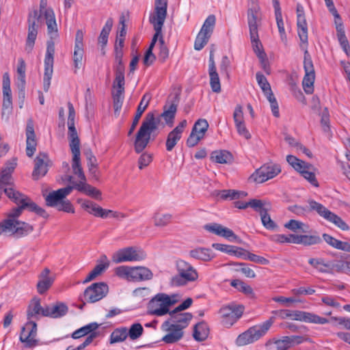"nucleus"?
I'll use <instances>...</instances> for the list:
<instances>
[{"instance_id": "5", "label": "nucleus", "mask_w": 350, "mask_h": 350, "mask_svg": "<svg viewBox=\"0 0 350 350\" xmlns=\"http://www.w3.org/2000/svg\"><path fill=\"white\" fill-rule=\"evenodd\" d=\"M273 323V318L271 317L261 324L250 327L238 336L236 339L237 345L245 346L257 341L266 334Z\"/></svg>"}, {"instance_id": "42", "label": "nucleus", "mask_w": 350, "mask_h": 350, "mask_svg": "<svg viewBox=\"0 0 350 350\" xmlns=\"http://www.w3.org/2000/svg\"><path fill=\"white\" fill-rule=\"evenodd\" d=\"M330 261L323 258H311L308 263L320 273H330Z\"/></svg>"}, {"instance_id": "33", "label": "nucleus", "mask_w": 350, "mask_h": 350, "mask_svg": "<svg viewBox=\"0 0 350 350\" xmlns=\"http://www.w3.org/2000/svg\"><path fill=\"white\" fill-rule=\"evenodd\" d=\"M78 202L84 211L95 217L107 218V214L109 213L95 202L88 200H79Z\"/></svg>"}, {"instance_id": "7", "label": "nucleus", "mask_w": 350, "mask_h": 350, "mask_svg": "<svg viewBox=\"0 0 350 350\" xmlns=\"http://www.w3.org/2000/svg\"><path fill=\"white\" fill-rule=\"evenodd\" d=\"M304 52V68L305 75L303 79L302 85L306 94H312L314 90V82L315 79V72L311 56L308 51V46H300Z\"/></svg>"}, {"instance_id": "10", "label": "nucleus", "mask_w": 350, "mask_h": 350, "mask_svg": "<svg viewBox=\"0 0 350 350\" xmlns=\"http://www.w3.org/2000/svg\"><path fill=\"white\" fill-rule=\"evenodd\" d=\"M146 256V253L139 247H128L114 253L112 256V260L115 263L141 261L144 260Z\"/></svg>"}, {"instance_id": "3", "label": "nucleus", "mask_w": 350, "mask_h": 350, "mask_svg": "<svg viewBox=\"0 0 350 350\" xmlns=\"http://www.w3.org/2000/svg\"><path fill=\"white\" fill-rule=\"evenodd\" d=\"M160 120L156 118L153 113L146 114L142 124L137 133L134 147L137 153L142 152L148 146L150 135L158 128Z\"/></svg>"}, {"instance_id": "45", "label": "nucleus", "mask_w": 350, "mask_h": 350, "mask_svg": "<svg viewBox=\"0 0 350 350\" xmlns=\"http://www.w3.org/2000/svg\"><path fill=\"white\" fill-rule=\"evenodd\" d=\"M98 327V324L96 323H89L78 329L72 334V338L77 339L85 336H89L92 333H97L95 332Z\"/></svg>"}, {"instance_id": "44", "label": "nucleus", "mask_w": 350, "mask_h": 350, "mask_svg": "<svg viewBox=\"0 0 350 350\" xmlns=\"http://www.w3.org/2000/svg\"><path fill=\"white\" fill-rule=\"evenodd\" d=\"M189 255L195 259L204 261H209L214 257V254L210 249L202 247L191 250Z\"/></svg>"}, {"instance_id": "35", "label": "nucleus", "mask_w": 350, "mask_h": 350, "mask_svg": "<svg viewBox=\"0 0 350 350\" xmlns=\"http://www.w3.org/2000/svg\"><path fill=\"white\" fill-rule=\"evenodd\" d=\"M3 109H12V98L10 88V79L8 72H5L3 75Z\"/></svg>"}, {"instance_id": "24", "label": "nucleus", "mask_w": 350, "mask_h": 350, "mask_svg": "<svg viewBox=\"0 0 350 350\" xmlns=\"http://www.w3.org/2000/svg\"><path fill=\"white\" fill-rule=\"evenodd\" d=\"M291 319L319 325H324L329 322L327 319L316 314L297 310H291Z\"/></svg>"}, {"instance_id": "27", "label": "nucleus", "mask_w": 350, "mask_h": 350, "mask_svg": "<svg viewBox=\"0 0 350 350\" xmlns=\"http://www.w3.org/2000/svg\"><path fill=\"white\" fill-rule=\"evenodd\" d=\"M48 155L44 152H40L34 160V169L32 172V177L34 180H38L46 175L49 165Z\"/></svg>"}, {"instance_id": "26", "label": "nucleus", "mask_w": 350, "mask_h": 350, "mask_svg": "<svg viewBox=\"0 0 350 350\" xmlns=\"http://www.w3.org/2000/svg\"><path fill=\"white\" fill-rule=\"evenodd\" d=\"M187 124V120H183L167 134L165 142L167 151L171 152L180 140Z\"/></svg>"}, {"instance_id": "50", "label": "nucleus", "mask_w": 350, "mask_h": 350, "mask_svg": "<svg viewBox=\"0 0 350 350\" xmlns=\"http://www.w3.org/2000/svg\"><path fill=\"white\" fill-rule=\"evenodd\" d=\"M321 237L317 234H297V244H302L305 246H310L321 243Z\"/></svg>"}, {"instance_id": "43", "label": "nucleus", "mask_w": 350, "mask_h": 350, "mask_svg": "<svg viewBox=\"0 0 350 350\" xmlns=\"http://www.w3.org/2000/svg\"><path fill=\"white\" fill-rule=\"evenodd\" d=\"M209 334V327L204 321L197 323L193 328V338L198 341L206 340Z\"/></svg>"}, {"instance_id": "13", "label": "nucleus", "mask_w": 350, "mask_h": 350, "mask_svg": "<svg viewBox=\"0 0 350 350\" xmlns=\"http://www.w3.org/2000/svg\"><path fill=\"white\" fill-rule=\"evenodd\" d=\"M216 18L215 15H209L204 22V24L198 33L195 42L194 49L200 51L207 44L215 25Z\"/></svg>"}, {"instance_id": "16", "label": "nucleus", "mask_w": 350, "mask_h": 350, "mask_svg": "<svg viewBox=\"0 0 350 350\" xmlns=\"http://www.w3.org/2000/svg\"><path fill=\"white\" fill-rule=\"evenodd\" d=\"M281 172L278 164H265L256 170L250 177V180L256 183H262L275 177Z\"/></svg>"}, {"instance_id": "63", "label": "nucleus", "mask_w": 350, "mask_h": 350, "mask_svg": "<svg viewBox=\"0 0 350 350\" xmlns=\"http://www.w3.org/2000/svg\"><path fill=\"white\" fill-rule=\"evenodd\" d=\"M306 225L298 220L291 219L284 224V227L294 232H297L298 230H301L302 232H306V230L304 229Z\"/></svg>"}, {"instance_id": "25", "label": "nucleus", "mask_w": 350, "mask_h": 350, "mask_svg": "<svg viewBox=\"0 0 350 350\" xmlns=\"http://www.w3.org/2000/svg\"><path fill=\"white\" fill-rule=\"evenodd\" d=\"M181 311L174 310L170 312V318L165 322H168L170 325H174L176 328L183 331L186 328L192 319V314L189 312L181 313Z\"/></svg>"}, {"instance_id": "40", "label": "nucleus", "mask_w": 350, "mask_h": 350, "mask_svg": "<svg viewBox=\"0 0 350 350\" xmlns=\"http://www.w3.org/2000/svg\"><path fill=\"white\" fill-rule=\"evenodd\" d=\"M148 105H149V98H147L146 96L144 95L141 99V101H140L138 107H137V111H136L135 116L134 117V119L133 120L131 126L128 132L129 136L131 135L132 133H133V131H135L142 114L144 113V112L148 107Z\"/></svg>"}, {"instance_id": "49", "label": "nucleus", "mask_w": 350, "mask_h": 350, "mask_svg": "<svg viewBox=\"0 0 350 350\" xmlns=\"http://www.w3.org/2000/svg\"><path fill=\"white\" fill-rule=\"evenodd\" d=\"M172 215L170 213H160L156 212L152 216L154 225L157 227H165L172 221Z\"/></svg>"}, {"instance_id": "61", "label": "nucleus", "mask_w": 350, "mask_h": 350, "mask_svg": "<svg viewBox=\"0 0 350 350\" xmlns=\"http://www.w3.org/2000/svg\"><path fill=\"white\" fill-rule=\"evenodd\" d=\"M208 75L212 91L215 93H219L221 92V83L217 70L208 71Z\"/></svg>"}, {"instance_id": "39", "label": "nucleus", "mask_w": 350, "mask_h": 350, "mask_svg": "<svg viewBox=\"0 0 350 350\" xmlns=\"http://www.w3.org/2000/svg\"><path fill=\"white\" fill-rule=\"evenodd\" d=\"M286 161L289 165H291L301 176L304 174V172L308 171V170H315L312 164L299 159L293 155H288L286 157Z\"/></svg>"}, {"instance_id": "22", "label": "nucleus", "mask_w": 350, "mask_h": 350, "mask_svg": "<svg viewBox=\"0 0 350 350\" xmlns=\"http://www.w3.org/2000/svg\"><path fill=\"white\" fill-rule=\"evenodd\" d=\"M297 33L300 39L301 46H308V25L306 20L304 8L298 4L297 5Z\"/></svg>"}, {"instance_id": "38", "label": "nucleus", "mask_w": 350, "mask_h": 350, "mask_svg": "<svg viewBox=\"0 0 350 350\" xmlns=\"http://www.w3.org/2000/svg\"><path fill=\"white\" fill-rule=\"evenodd\" d=\"M178 102H167L163 107V111L161 114V117L164 120L166 124L172 126L175 116L177 111Z\"/></svg>"}, {"instance_id": "55", "label": "nucleus", "mask_w": 350, "mask_h": 350, "mask_svg": "<svg viewBox=\"0 0 350 350\" xmlns=\"http://www.w3.org/2000/svg\"><path fill=\"white\" fill-rule=\"evenodd\" d=\"M275 15L280 39L282 42L286 43L287 38L284 29L281 9L275 10Z\"/></svg>"}, {"instance_id": "20", "label": "nucleus", "mask_w": 350, "mask_h": 350, "mask_svg": "<svg viewBox=\"0 0 350 350\" xmlns=\"http://www.w3.org/2000/svg\"><path fill=\"white\" fill-rule=\"evenodd\" d=\"M260 13V6L258 0H249L247 10V23L250 29V37L255 38L258 33V21Z\"/></svg>"}, {"instance_id": "4", "label": "nucleus", "mask_w": 350, "mask_h": 350, "mask_svg": "<svg viewBox=\"0 0 350 350\" xmlns=\"http://www.w3.org/2000/svg\"><path fill=\"white\" fill-rule=\"evenodd\" d=\"M176 269L178 273L170 280L172 286H183L188 283L194 282L198 279V273L196 269L190 263L183 260L176 261Z\"/></svg>"}, {"instance_id": "23", "label": "nucleus", "mask_w": 350, "mask_h": 350, "mask_svg": "<svg viewBox=\"0 0 350 350\" xmlns=\"http://www.w3.org/2000/svg\"><path fill=\"white\" fill-rule=\"evenodd\" d=\"M17 165L16 159H12L5 163L0 172V185L4 187L14 188L12 173Z\"/></svg>"}, {"instance_id": "51", "label": "nucleus", "mask_w": 350, "mask_h": 350, "mask_svg": "<svg viewBox=\"0 0 350 350\" xmlns=\"http://www.w3.org/2000/svg\"><path fill=\"white\" fill-rule=\"evenodd\" d=\"M127 334V328L125 327L115 329L110 335V343L113 344L124 341L128 337Z\"/></svg>"}, {"instance_id": "2", "label": "nucleus", "mask_w": 350, "mask_h": 350, "mask_svg": "<svg viewBox=\"0 0 350 350\" xmlns=\"http://www.w3.org/2000/svg\"><path fill=\"white\" fill-rule=\"evenodd\" d=\"M5 195L18 206L12 209L8 215V218L15 219L21 215L23 209H28L43 217H46V211L31 200L27 196L19 191H12L11 189H5Z\"/></svg>"}, {"instance_id": "17", "label": "nucleus", "mask_w": 350, "mask_h": 350, "mask_svg": "<svg viewBox=\"0 0 350 350\" xmlns=\"http://www.w3.org/2000/svg\"><path fill=\"white\" fill-rule=\"evenodd\" d=\"M108 291V286L105 282L93 283L84 291L83 299L88 303H95L104 298Z\"/></svg>"}, {"instance_id": "36", "label": "nucleus", "mask_w": 350, "mask_h": 350, "mask_svg": "<svg viewBox=\"0 0 350 350\" xmlns=\"http://www.w3.org/2000/svg\"><path fill=\"white\" fill-rule=\"evenodd\" d=\"M68 306L62 302H56L45 306L44 317L51 318H59L68 312Z\"/></svg>"}, {"instance_id": "64", "label": "nucleus", "mask_w": 350, "mask_h": 350, "mask_svg": "<svg viewBox=\"0 0 350 350\" xmlns=\"http://www.w3.org/2000/svg\"><path fill=\"white\" fill-rule=\"evenodd\" d=\"M330 266V273L334 272L346 273L347 261L331 260Z\"/></svg>"}, {"instance_id": "19", "label": "nucleus", "mask_w": 350, "mask_h": 350, "mask_svg": "<svg viewBox=\"0 0 350 350\" xmlns=\"http://www.w3.org/2000/svg\"><path fill=\"white\" fill-rule=\"evenodd\" d=\"M208 128V123L205 119H199L195 124L187 138V146L194 147L204 138Z\"/></svg>"}, {"instance_id": "12", "label": "nucleus", "mask_w": 350, "mask_h": 350, "mask_svg": "<svg viewBox=\"0 0 350 350\" xmlns=\"http://www.w3.org/2000/svg\"><path fill=\"white\" fill-rule=\"evenodd\" d=\"M167 0H155L154 10L149 17L150 23L158 33H161L162 28L167 16Z\"/></svg>"}, {"instance_id": "18", "label": "nucleus", "mask_w": 350, "mask_h": 350, "mask_svg": "<svg viewBox=\"0 0 350 350\" xmlns=\"http://www.w3.org/2000/svg\"><path fill=\"white\" fill-rule=\"evenodd\" d=\"M39 17L37 10H34L28 16V33L25 47V51L28 53L32 51L35 44V41L38 35Z\"/></svg>"}, {"instance_id": "37", "label": "nucleus", "mask_w": 350, "mask_h": 350, "mask_svg": "<svg viewBox=\"0 0 350 350\" xmlns=\"http://www.w3.org/2000/svg\"><path fill=\"white\" fill-rule=\"evenodd\" d=\"M26 136V154L29 157H31L36 151L37 145L36 140V135L34 133V128L31 121H29L27 124Z\"/></svg>"}, {"instance_id": "21", "label": "nucleus", "mask_w": 350, "mask_h": 350, "mask_svg": "<svg viewBox=\"0 0 350 350\" xmlns=\"http://www.w3.org/2000/svg\"><path fill=\"white\" fill-rule=\"evenodd\" d=\"M37 334V324L35 321H27L23 327L20 340L25 343V347L31 348L37 345L38 341L36 339Z\"/></svg>"}, {"instance_id": "28", "label": "nucleus", "mask_w": 350, "mask_h": 350, "mask_svg": "<svg viewBox=\"0 0 350 350\" xmlns=\"http://www.w3.org/2000/svg\"><path fill=\"white\" fill-rule=\"evenodd\" d=\"M233 120L239 135L244 137L245 139H251V134L245 126L243 107L241 105H238L235 107L233 113Z\"/></svg>"}, {"instance_id": "34", "label": "nucleus", "mask_w": 350, "mask_h": 350, "mask_svg": "<svg viewBox=\"0 0 350 350\" xmlns=\"http://www.w3.org/2000/svg\"><path fill=\"white\" fill-rule=\"evenodd\" d=\"M204 228L211 233L224 237L230 241L236 240L237 238V236L232 230L219 224L214 223L206 224Z\"/></svg>"}, {"instance_id": "14", "label": "nucleus", "mask_w": 350, "mask_h": 350, "mask_svg": "<svg viewBox=\"0 0 350 350\" xmlns=\"http://www.w3.org/2000/svg\"><path fill=\"white\" fill-rule=\"evenodd\" d=\"M243 312V308L241 306H225L220 308L218 313L221 324L226 327H230L237 320L241 318Z\"/></svg>"}, {"instance_id": "1", "label": "nucleus", "mask_w": 350, "mask_h": 350, "mask_svg": "<svg viewBox=\"0 0 350 350\" xmlns=\"http://www.w3.org/2000/svg\"><path fill=\"white\" fill-rule=\"evenodd\" d=\"M72 170L73 174L79 179V181L73 180V177L69 176L68 180L72 185L49 193L45 198L47 206L52 207L58 206L60 202H62L66 196L69 195L74 189L96 200L100 198L101 192L96 187L87 183V179L83 168H72Z\"/></svg>"}, {"instance_id": "47", "label": "nucleus", "mask_w": 350, "mask_h": 350, "mask_svg": "<svg viewBox=\"0 0 350 350\" xmlns=\"http://www.w3.org/2000/svg\"><path fill=\"white\" fill-rule=\"evenodd\" d=\"M211 157L213 161L221 164L230 163L232 160V154L225 150L213 151Z\"/></svg>"}, {"instance_id": "46", "label": "nucleus", "mask_w": 350, "mask_h": 350, "mask_svg": "<svg viewBox=\"0 0 350 350\" xmlns=\"http://www.w3.org/2000/svg\"><path fill=\"white\" fill-rule=\"evenodd\" d=\"M246 196V192L234 189H224L219 191L217 193V196L224 200L239 199Z\"/></svg>"}, {"instance_id": "59", "label": "nucleus", "mask_w": 350, "mask_h": 350, "mask_svg": "<svg viewBox=\"0 0 350 350\" xmlns=\"http://www.w3.org/2000/svg\"><path fill=\"white\" fill-rule=\"evenodd\" d=\"M33 230V228L31 225L16 220V228H15V234L17 236H25L27 234L31 232Z\"/></svg>"}, {"instance_id": "48", "label": "nucleus", "mask_w": 350, "mask_h": 350, "mask_svg": "<svg viewBox=\"0 0 350 350\" xmlns=\"http://www.w3.org/2000/svg\"><path fill=\"white\" fill-rule=\"evenodd\" d=\"M44 18L47 25L48 33L50 35L53 33L57 34V26L53 10H46L44 12Z\"/></svg>"}, {"instance_id": "29", "label": "nucleus", "mask_w": 350, "mask_h": 350, "mask_svg": "<svg viewBox=\"0 0 350 350\" xmlns=\"http://www.w3.org/2000/svg\"><path fill=\"white\" fill-rule=\"evenodd\" d=\"M45 307L41 306L40 299L33 298L27 310V316L28 321H34L38 320L40 317H44Z\"/></svg>"}, {"instance_id": "41", "label": "nucleus", "mask_w": 350, "mask_h": 350, "mask_svg": "<svg viewBox=\"0 0 350 350\" xmlns=\"http://www.w3.org/2000/svg\"><path fill=\"white\" fill-rule=\"evenodd\" d=\"M152 272L145 267H132V281H143L152 279Z\"/></svg>"}, {"instance_id": "62", "label": "nucleus", "mask_w": 350, "mask_h": 350, "mask_svg": "<svg viewBox=\"0 0 350 350\" xmlns=\"http://www.w3.org/2000/svg\"><path fill=\"white\" fill-rule=\"evenodd\" d=\"M159 51L158 53V58L161 62H164L169 57V50L164 43L162 33L159 36Z\"/></svg>"}, {"instance_id": "32", "label": "nucleus", "mask_w": 350, "mask_h": 350, "mask_svg": "<svg viewBox=\"0 0 350 350\" xmlns=\"http://www.w3.org/2000/svg\"><path fill=\"white\" fill-rule=\"evenodd\" d=\"M109 264L110 262L106 255L103 254L100 256L99 259L97 260L96 265L87 275L83 283H88L101 275L107 269H108Z\"/></svg>"}, {"instance_id": "53", "label": "nucleus", "mask_w": 350, "mask_h": 350, "mask_svg": "<svg viewBox=\"0 0 350 350\" xmlns=\"http://www.w3.org/2000/svg\"><path fill=\"white\" fill-rule=\"evenodd\" d=\"M161 33H158V32L155 31V33L152 38V42L150 43V45L148 48V49L146 51V54L144 57V64L148 66H150L153 62L155 59V56L152 53V49L156 44V42L158 40V38L159 36H161Z\"/></svg>"}, {"instance_id": "30", "label": "nucleus", "mask_w": 350, "mask_h": 350, "mask_svg": "<svg viewBox=\"0 0 350 350\" xmlns=\"http://www.w3.org/2000/svg\"><path fill=\"white\" fill-rule=\"evenodd\" d=\"M162 329L168 333L162 338V341L167 344H173L179 341L184 335L183 331L170 325L168 322L162 324Z\"/></svg>"}, {"instance_id": "60", "label": "nucleus", "mask_w": 350, "mask_h": 350, "mask_svg": "<svg viewBox=\"0 0 350 350\" xmlns=\"http://www.w3.org/2000/svg\"><path fill=\"white\" fill-rule=\"evenodd\" d=\"M16 219L8 218L0 222V234L2 232H10L15 234Z\"/></svg>"}, {"instance_id": "31", "label": "nucleus", "mask_w": 350, "mask_h": 350, "mask_svg": "<svg viewBox=\"0 0 350 350\" xmlns=\"http://www.w3.org/2000/svg\"><path fill=\"white\" fill-rule=\"evenodd\" d=\"M55 280V275L51 273L48 268L44 269L38 276L37 291L39 294H44L52 286Z\"/></svg>"}, {"instance_id": "9", "label": "nucleus", "mask_w": 350, "mask_h": 350, "mask_svg": "<svg viewBox=\"0 0 350 350\" xmlns=\"http://www.w3.org/2000/svg\"><path fill=\"white\" fill-rule=\"evenodd\" d=\"M310 208L312 211H315L321 217L327 221L334 224L336 226L342 230H349V226L342 220L341 217L328 210L322 204H320L314 200L308 201Z\"/></svg>"}, {"instance_id": "52", "label": "nucleus", "mask_w": 350, "mask_h": 350, "mask_svg": "<svg viewBox=\"0 0 350 350\" xmlns=\"http://www.w3.org/2000/svg\"><path fill=\"white\" fill-rule=\"evenodd\" d=\"M271 241L278 243L297 244V234H274L270 237Z\"/></svg>"}, {"instance_id": "58", "label": "nucleus", "mask_w": 350, "mask_h": 350, "mask_svg": "<svg viewBox=\"0 0 350 350\" xmlns=\"http://www.w3.org/2000/svg\"><path fill=\"white\" fill-rule=\"evenodd\" d=\"M127 334L131 340H135L140 338L144 333V328L139 323H135L131 325L130 328L127 329Z\"/></svg>"}, {"instance_id": "6", "label": "nucleus", "mask_w": 350, "mask_h": 350, "mask_svg": "<svg viewBox=\"0 0 350 350\" xmlns=\"http://www.w3.org/2000/svg\"><path fill=\"white\" fill-rule=\"evenodd\" d=\"M175 303L174 300L164 293H159L148 303V309L150 314L161 317L170 314L169 308Z\"/></svg>"}, {"instance_id": "54", "label": "nucleus", "mask_w": 350, "mask_h": 350, "mask_svg": "<svg viewBox=\"0 0 350 350\" xmlns=\"http://www.w3.org/2000/svg\"><path fill=\"white\" fill-rule=\"evenodd\" d=\"M113 21L111 18H109L104 27H103L100 36L98 37V42L105 46L108 41V36L113 27Z\"/></svg>"}, {"instance_id": "56", "label": "nucleus", "mask_w": 350, "mask_h": 350, "mask_svg": "<svg viewBox=\"0 0 350 350\" xmlns=\"http://www.w3.org/2000/svg\"><path fill=\"white\" fill-rule=\"evenodd\" d=\"M256 77V81L265 96L273 94L270 84L267 81V78L262 73L257 72Z\"/></svg>"}, {"instance_id": "15", "label": "nucleus", "mask_w": 350, "mask_h": 350, "mask_svg": "<svg viewBox=\"0 0 350 350\" xmlns=\"http://www.w3.org/2000/svg\"><path fill=\"white\" fill-rule=\"evenodd\" d=\"M54 54V42L53 40H49L47 42L44 58V74L43 78V88L45 92L49 90L51 84V79L53 72Z\"/></svg>"}, {"instance_id": "8", "label": "nucleus", "mask_w": 350, "mask_h": 350, "mask_svg": "<svg viewBox=\"0 0 350 350\" xmlns=\"http://www.w3.org/2000/svg\"><path fill=\"white\" fill-rule=\"evenodd\" d=\"M310 208L312 211H315L321 217L327 221L334 224L336 226L342 230H349V226L342 220L341 217L328 210L322 204H320L314 200L308 201Z\"/></svg>"}, {"instance_id": "57", "label": "nucleus", "mask_w": 350, "mask_h": 350, "mask_svg": "<svg viewBox=\"0 0 350 350\" xmlns=\"http://www.w3.org/2000/svg\"><path fill=\"white\" fill-rule=\"evenodd\" d=\"M116 275L120 278L124 279L127 281H132V267L119 266L114 270Z\"/></svg>"}, {"instance_id": "11", "label": "nucleus", "mask_w": 350, "mask_h": 350, "mask_svg": "<svg viewBox=\"0 0 350 350\" xmlns=\"http://www.w3.org/2000/svg\"><path fill=\"white\" fill-rule=\"evenodd\" d=\"M69 146L72 154V168L82 167L81 163L80 140L75 126V122H68Z\"/></svg>"}]
</instances>
